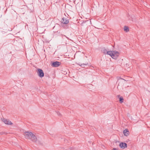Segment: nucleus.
I'll return each mask as SVG.
<instances>
[{
    "instance_id": "5",
    "label": "nucleus",
    "mask_w": 150,
    "mask_h": 150,
    "mask_svg": "<svg viewBox=\"0 0 150 150\" xmlns=\"http://www.w3.org/2000/svg\"><path fill=\"white\" fill-rule=\"evenodd\" d=\"M2 121L6 124L12 125V123L9 120L3 118L1 119Z\"/></svg>"
},
{
    "instance_id": "9",
    "label": "nucleus",
    "mask_w": 150,
    "mask_h": 150,
    "mask_svg": "<svg viewBox=\"0 0 150 150\" xmlns=\"http://www.w3.org/2000/svg\"><path fill=\"white\" fill-rule=\"evenodd\" d=\"M124 31L127 32L129 31V28L128 27L125 26L124 28Z\"/></svg>"
},
{
    "instance_id": "6",
    "label": "nucleus",
    "mask_w": 150,
    "mask_h": 150,
    "mask_svg": "<svg viewBox=\"0 0 150 150\" xmlns=\"http://www.w3.org/2000/svg\"><path fill=\"white\" fill-rule=\"evenodd\" d=\"M61 64V63L58 61H56L53 62L52 64L51 65L53 67H57L59 66Z\"/></svg>"
},
{
    "instance_id": "13",
    "label": "nucleus",
    "mask_w": 150,
    "mask_h": 150,
    "mask_svg": "<svg viewBox=\"0 0 150 150\" xmlns=\"http://www.w3.org/2000/svg\"><path fill=\"white\" fill-rule=\"evenodd\" d=\"M85 65H86V64H81V67H83V66H84Z\"/></svg>"
},
{
    "instance_id": "4",
    "label": "nucleus",
    "mask_w": 150,
    "mask_h": 150,
    "mask_svg": "<svg viewBox=\"0 0 150 150\" xmlns=\"http://www.w3.org/2000/svg\"><path fill=\"white\" fill-rule=\"evenodd\" d=\"M61 21L62 23L65 24H67L69 23V20L66 17H63Z\"/></svg>"
},
{
    "instance_id": "12",
    "label": "nucleus",
    "mask_w": 150,
    "mask_h": 150,
    "mask_svg": "<svg viewBox=\"0 0 150 150\" xmlns=\"http://www.w3.org/2000/svg\"><path fill=\"white\" fill-rule=\"evenodd\" d=\"M85 22L86 21H85L84 22H83L81 23V25L82 26H84L86 24Z\"/></svg>"
},
{
    "instance_id": "10",
    "label": "nucleus",
    "mask_w": 150,
    "mask_h": 150,
    "mask_svg": "<svg viewBox=\"0 0 150 150\" xmlns=\"http://www.w3.org/2000/svg\"><path fill=\"white\" fill-rule=\"evenodd\" d=\"M120 101L121 103H122L123 102V98L122 97H120L119 98Z\"/></svg>"
},
{
    "instance_id": "1",
    "label": "nucleus",
    "mask_w": 150,
    "mask_h": 150,
    "mask_svg": "<svg viewBox=\"0 0 150 150\" xmlns=\"http://www.w3.org/2000/svg\"><path fill=\"white\" fill-rule=\"evenodd\" d=\"M23 135L27 139H30L33 142L37 141L36 136L32 132L29 131H25L24 132Z\"/></svg>"
},
{
    "instance_id": "8",
    "label": "nucleus",
    "mask_w": 150,
    "mask_h": 150,
    "mask_svg": "<svg viewBox=\"0 0 150 150\" xmlns=\"http://www.w3.org/2000/svg\"><path fill=\"white\" fill-rule=\"evenodd\" d=\"M123 134L125 136H127L129 134V132L127 129H125L123 131Z\"/></svg>"
},
{
    "instance_id": "11",
    "label": "nucleus",
    "mask_w": 150,
    "mask_h": 150,
    "mask_svg": "<svg viewBox=\"0 0 150 150\" xmlns=\"http://www.w3.org/2000/svg\"><path fill=\"white\" fill-rule=\"evenodd\" d=\"M107 52L108 51L106 49H104L103 50V52L104 54H105L106 53L107 54Z\"/></svg>"
},
{
    "instance_id": "7",
    "label": "nucleus",
    "mask_w": 150,
    "mask_h": 150,
    "mask_svg": "<svg viewBox=\"0 0 150 150\" xmlns=\"http://www.w3.org/2000/svg\"><path fill=\"white\" fill-rule=\"evenodd\" d=\"M119 145L120 148L123 149H124L125 148H126L127 147V144L123 142L121 143Z\"/></svg>"
},
{
    "instance_id": "2",
    "label": "nucleus",
    "mask_w": 150,
    "mask_h": 150,
    "mask_svg": "<svg viewBox=\"0 0 150 150\" xmlns=\"http://www.w3.org/2000/svg\"><path fill=\"white\" fill-rule=\"evenodd\" d=\"M107 54L110 55L112 58L115 59H117L119 55V53L116 51H108Z\"/></svg>"
},
{
    "instance_id": "3",
    "label": "nucleus",
    "mask_w": 150,
    "mask_h": 150,
    "mask_svg": "<svg viewBox=\"0 0 150 150\" xmlns=\"http://www.w3.org/2000/svg\"><path fill=\"white\" fill-rule=\"evenodd\" d=\"M37 74L38 76L40 77H42L44 76V73L43 71L41 69H38Z\"/></svg>"
}]
</instances>
